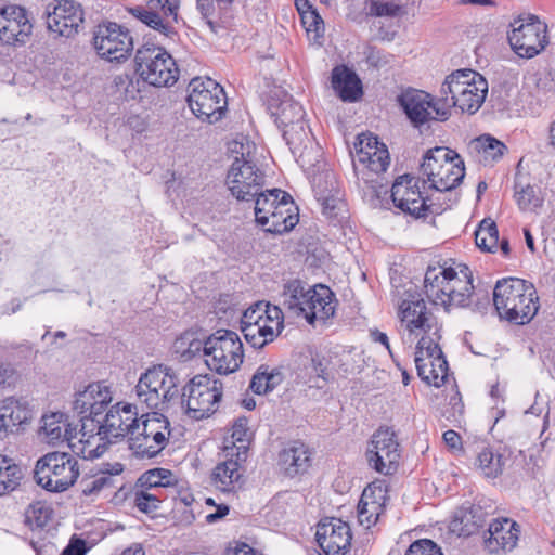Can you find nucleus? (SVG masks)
Instances as JSON below:
<instances>
[{"label":"nucleus","mask_w":555,"mask_h":555,"mask_svg":"<svg viewBox=\"0 0 555 555\" xmlns=\"http://www.w3.org/2000/svg\"><path fill=\"white\" fill-rule=\"evenodd\" d=\"M189 90L186 101L198 119L214 124L224 116L228 100L218 82L211 78H194L189 85Z\"/></svg>","instance_id":"obj_10"},{"label":"nucleus","mask_w":555,"mask_h":555,"mask_svg":"<svg viewBox=\"0 0 555 555\" xmlns=\"http://www.w3.org/2000/svg\"><path fill=\"white\" fill-rule=\"evenodd\" d=\"M354 149L357 152H373L379 149H387V146L384 143H380L376 135L372 133H362L358 135Z\"/></svg>","instance_id":"obj_63"},{"label":"nucleus","mask_w":555,"mask_h":555,"mask_svg":"<svg viewBox=\"0 0 555 555\" xmlns=\"http://www.w3.org/2000/svg\"><path fill=\"white\" fill-rule=\"evenodd\" d=\"M170 435V423L164 414L147 413L131 431L129 449L137 457L153 459L166 448Z\"/></svg>","instance_id":"obj_6"},{"label":"nucleus","mask_w":555,"mask_h":555,"mask_svg":"<svg viewBox=\"0 0 555 555\" xmlns=\"http://www.w3.org/2000/svg\"><path fill=\"white\" fill-rule=\"evenodd\" d=\"M307 309L305 320L313 325L317 320L327 321L333 318L336 311L337 299L333 291L324 285L318 284L313 287L308 286Z\"/></svg>","instance_id":"obj_21"},{"label":"nucleus","mask_w":555,"mask_h":555,"mask_svg":"<svg viewBox=\"0 0 555 555\" xmlns=\"http://www.w3.org/2000/svg\"><path fill=\"white\" fill-rule=\"evenodd\" d=\"M487 513L480 505L463 504L454 514L451 526L459 535L469 537L477 532L486 521Z\"/></svg>","instance_id":"obj_31"},{"label":"nucleus","mask_w":555,"mask_h":555,"mask_svg":"<svg viewBox=\"0 0 555 555\" xmlns=\"http://www.w3.org/2000/svg\"><path fill=\"white\" fill-rule=\"evenodd\" d=\"M460 273L462 276L451 267L437 269L429 266L424 278L427 298L434 305L443 306L447 311L450 307H469L474 291L472 272L463 266Z\"/></svg>","instance_id":"obj_2"},{"label":"nucleus","mask_w":555,"mask_h":555,"mask_svg":"<svg viewBox=\"0 0 555 555\" xmlns=\"http://www.w3.org/2000/svg\"><path fill=\"white\" fill-rule=\"evenodd\" d=\"M511 455L512 452L506 447L485 446L477 453L476 464L486 478L495 479L503 474Z\"/></svg>","instance_id":"obj_28"},{"label":"nucleus","mask_w":555,"mask_h":555,"mask_svg":"<svg viewBox=\"0 0 555 555\" xmlns=\"http://www.w3.org/2000/svg\"><path fill=\"white\" fill-rule=\"evenodd\" d=\"M475 242L478 248L487 253H496L499 249V231L495 222L483 219L475 231Z\"/></svg>","instance_id":"obj_42"},{"label":"nucleus","mask_w":555,"mask_h":555,"mask_svg":"<svg viewBox=\"0 0 555 555\" xmlns=\"http://www.w3.org/2000/svg\"><path fill=\"white\" fill-rule=\"evenodd\" d=\"M400 450L395 431L389 427L378 428L366 450L370 467L384 475L393 474L399 465Z\"/></svg>","instance_id":"obj_16"},{"label":"nucleus","mask_w":555,"mask_h":555,"mask_svg":"<svg viewBox=\"0 0 555 555\" xmlns=\"http://www.w3.org/2000/svg\"><path fill=\"white\" fill-rule=\"evenodd\" d=\"M426 181H421L410 175L399 176L391 186L390 197L393 205L405 215L415 219H425L429 215H440L444 208L441 205L429 203L421 191Z\"/></svg>","instance_id":"obj_11"},{"label":"nucleus","mask_w":555,"mask_h":555,"mask_svg":"<svg viewBox=\"0 0 555 555\" xmlns=\"http://www.w3.org/2000/svg\"><path fill=\"white\" fill-rule=\"evenodd\" d=\"M33 412L26 402L14 398H5L0 402V438L17 430L23 424L28 423Z\"/></svg>","instance_id":"obj_25"},{"label":"nucleus","mask_w":555,"mask_h":555,"mask_svg":"<svg viewBox=\"0 0 555 555\" xmlns=\"http://www.w3.org/2000/svg\"><path fill=\"white\" fill-rule=\"evenodd\" d=\"M243 358V343L237 333L221 328L207 337L205 363L210 371L233 373L240 369Z\"/></svg>","instance_id":"obj_9"},{"label":"nucleus","mask_w":555,"mask_h":555,"mask_svg":"<svg viewBox=\"0 0 555 555\" xmlns=\"http://www.w3.org/2000/svg\"><path fill=\"white\" fill-rule=\"evenodd\" d=\"M268 304L269 302L258 301L245 310L241 319V331L243 335L246 334L245 330L262 322V315L266 314Z\"/></svg>","instance_id":"obj_57"},{"label":"nucleus","mask_w":555,"mask_h":555,"mask_svg":"<svg viewBox=\"0 0 555 555\" xmlns=\"http://www.w3.org/2000/svg\"><path fill=\"white\" fill-rule=\"evenodd\" d=\"M91 386H94V391H92L94 397L93 404H95V410L99 411L100 416H102L112 401L111 390L101 382L91 383Z\"/></svg>","instance_id":"obj_60"},{"label":"nucleus","mask_w":555,"mask_h":555,"mask_svg":"<svg viewBox=\"0 0 555 555\" xmlns=\"http://www.w3.org/2000/svg\"><path fill=\"white\" fill-rule=\"evenodd\" d=\"M399 312L401 320L406 322L409 332L413 333L415 330H422L427 333L431 330L426 304L420 295H411V299H403Z\"/></svg>","instance_id":"obj_33"},{"label":"nucleus","mask_w":555,"mask_h":555,"mask_svg":"<svg viewBox=\"0 0 555 555\" xmlns=\"http://www.w3.org/2000/svg\"><path fill=\"white\" fill-rule=\"evenodd\" d=\"M52 509L41 502L30 504L25 512V524L31 529H43L50 521Z\"/></svg>","instance_id":"obj_51"},{"label":"nucleus","mask_w":555,"mask_h":555,"mask_svg":"<svg viewBox=\"0 0 555 555\" xmlns=\"http://www.w3.org/2000/svg\"><path fill=\"white\" fill-rule=\"evenodd\" d=\"M358 162L374 172H385L389 166L390 157L387 149H379L373 152L358 151Z\"/></svg>","instance_id":"obj_47"},{"label":"nucleus","mask_w":555,"mask_h":555,"mask_svg":"<svg viewBox=\"0 0 555 555\" xmlns=\"http://www.w3.org/2000/svg\"><path fill=\"white\" fill-rule=\"evenodd\" d=\"M515 189V198L520 210L533 211L543 205L540 188L531 184L525 186L516 184Z\"/></svg>","instance_id":"obj_46"},{"label":"nucleus","mask_w":555,"mask_h":555,"mask_svg":"<svg viewBox=\"0 0 555 555\" xmlns=\"http://www.w3.org/2000/svg\"><path fill=\"white\" fill-rule=\"evenodd\" d=\"M397 102L414 128H421L430 120H436L438 98L430 93L406 88L397 96Z\"/></svg>","instance_id":"obj_17"},{"label":"nucleus","mask_w":555,"mask_h":555,"mask_svg":"<svg viewBox=\"0 0 555 555\" xmlns=\"http://www.w3.org/2000/svg\"><path fill=\"white\" fill-rule=\"evenodd\" d=\"M94 386L89 384L83 391L77 393L73 409L79 416L80 423H87L89 420L98 421L100 418L99 411L95 410V404H93L94 397L93 392Z\"/></svg>","instance_id":"obj_43"},{"label":"nucleus","mask_w":555,"mask_h":555,"mask_svg":"<svg viewBox=\"0 0 555 555\" xmlns=\"http://www.w3.org/2000/svg\"><path fill=\"white\" fill-rule=\"evenodd\" d=\"M268 111L274 118L279 129L289 127V125L305 120V111L302 106L288 95H285L283 99L271 96L268 101Z\"/></svg>","instance_id":"obj_30"},{"label":"nucleus","mask_w":555,"mask_h":555,"mask_svg":"<svg viewBox=\"0 0 555 555\" xmlns=\"http://www.w3.org/2000/svg\"><path fill=\"white\" fill-rule=\"evenodd\" d=\"M179 377L165 364L153 365L140 375L134 392L138 401L151 410H164L179 395Z\"/></svg>","instance_id":"obj_3"},{"label":"nucleus","mask_w":555,"mask_h":555,"mask_svg":"<svg viewBox=\"0 0 555 555\" xmlns=\"http://www.w3.org/2000/svg\"><path fill=\"white\" fill-rule=\"evenodd\" d=\"M134 65L139 77L153 87H169L179 78L176 61L162 47L143 44L135 52Z\"/></svg>","instance_id":"obj_8"},{"label":"nucleus","mask_w":555,"mask_h":555,"mask_svg":"<svg viewBox=\"0 0 555 555\" xmlns=\"http://www.w3.org/2000/svg\"><path fill=\"white\" fill-rule=\"evenodd\" d=\"M76 429L67 428L65 430V440L68 442V447L72 452L83 460H94L100 457L107 449L108 442L102 438L95 430L93 433L83 428V423L80 425L79 435L80 438L74 441L76 438Z\"/></svg>","instance_id":"obj_22"},{"label":"nucleus","mask_w":555,"mask_h":555,"mask_svg":"<svg viewBox=\"0 0 555 555\" xmlns=\"http://www.w3.org/2000/svg\"><path fill=\"white\" fill-rule=\"evenodd\" d=\"M511 26L508 42L519 57L532 59L548 44L547 25L537 15L519 16Z\"/></svg>","instance_id":"obj_12"},{"label":"nucleus","mask_w":555,"mask_h":555,"mask_svg":"<svg viewBox=\"0 0 555 555\" xmlns=\"http://www.w3.org/2000/svg\"><path fill=\"white\" fill-rule=\"evenodd\" d=\"M450 404L452 405L451 409H447L443 416H446L451 424L456 426V424L461 422V417L464 413V404L459 391L450 398Z\"/></svg>","instance_id":"obj_64"},{"label":"nucleus","mask_w":555,"mask_h":555,"mask_svg":"<svg viewBox=\"0 0 555 555\" xmlns=\"http://www.w3.org/2000/svg\"><path fill=\"white\" fill-rule=\"evenodd\" d=\"M92 46L101 59L111 63L127 61L134 48L130 30L115 22H103L94 28Z\"/></svg>","instance_id":"obj_13"},{"label":"nucleus","mask_w":555,"mask_h":555,"mask_svg":"<svg viewBox=\"0 0 555 555\" xmlns=\"http://www.w3.org/2000/svg\"><path fill=\"white\" fill-rule=\"evenodd\" d=\"M332 88L346 102H356L362 95V82L357 74L346 66H336L332 70Z\"/></svg>","instance_id":"obj_32"},{"label":"nucleus","mask_w":555,"mask_h":555,"mask_svg":"<svg viewBox=\"0 0 555 555\" xmlns=\"http://www.w3.org/2000/svg\"><path fill=\"white\" fill-rule=\"evenodd\" d=\"M467 75L470 76V83H466L463 94L460 99L456 98V101H452L451 104H455L454 107L460 108L463 113L473 114L479 109L486 99L488 82L475 70H467Z\"/></svg>","instance_id":"obj_29"},{"label":"nucleus","mask_w":555,"mask_h":555,"mask_svg":"<svg viewBox=\"0 0 555 555\" xmlns=\"http://www.w3.org/2000/svg\"><path fill=\"white\" fill-rule=\"evenodd\" d=\"M179 8L180 0H149L146 8L138 5L131 8L129 12L146 25L153 10H162L166 17H172L173 22H178Z\"/></svg>","instance_id":"obj_39"},{"label":"nucleus","mask_w":555,"mask_h":555,"mask_svg":"<svg viewBox=\"0 0 555 555\" xmlns=\"http://www.w3.org/2000/svg\"><path fill=\"white\" fill-rule=\"evenodd\" d=\"M246 460H238V456H228L219 463L211 473V483L223 492L235 491L243 485L242 473L240 472L242 463Z\"/></svg>","instance_id":"obj_27"},{"label":"nucleus","mask_w":555,"mask_h":555,"mask_svg":"<svg viewBox=\"0 0 555 555\" xmlns=\"http://www.w3.org/2000/svg\"><path fill=\"white\" fill-rule=\"evenodd\" d=\"M63 417V413H52L42 417L40 430L46 435L50 442L59 441L61 438L65 439V430L70 428V426L68 425L64 428V424H62Z\"/></svg>","instance_id":"obj_52"},{"label":"nucleus","mask_w":555,"mask_h":555,"mask_svg":"<svg viewBox=\"0 0 555 555\" xmlns=\"http://www.w3.org/2000/svg\"><path fill=\"white\" fill-rule=\"evenodd\" d=\"M421 170L430 182V188L439 192L455 189L465 177L464 160L455 151L446 146L428 150L423 157Z\"/></svg>","instance_id":"obj_4"},{"label":"nucleus","mask_w":555,"mask_h":555,"mask_svg":"<svg viewBox=\"0 0 555 555\" xmlns=\"http://www.w3.org/2000/svg\"><path fill=\"white\" fill-rule=\"evenodd\" d=\"M261 321V323L272 326L273 332L276 333L278 335H280L284 327V318L281 308H279L278 306H273L270 302L268 304L266 314L262 315Z\"/></svg>","instance_id":"obj_62"},{"label":"nucleus","mask_w":555,"mask_h":555,"mask_svg":"<svg viewBox=\"0 0 555 555\" xmlns=\"http://www.w3.org/2000/svg\"><path fill=\"white\" fill-rule=\"evenodd\" d=\"M47 10V25L49 30L59 36L70 38L78 34L83 23V10L79 2L74 0H55L53 10Z\"/></svg>","instance_id":"obj_18"},{"label":"nucleus","mask_w":555,"mask_h":555,"mask_svg":"<svg viewBox=\"0 0 555 555\" xmlns=\"http://www.w3.org/2000/svg\"><path fill=\"white\" fill-rule=\"evenodd\" d=\"M299 222V208L289 193H284L278 209L272 210L269 224L263 227L266 233L282 235L291 232Z\"/></svg>","instance_id":"obj_24"},{"label":"nucleus","mask_w":555,"mask_h":555,"mask_svg":"<svg viewBox=\"0 0 555 555\" xmlns=\"http://www.w3.org/2000/svg\"><path fill=\"white\" fill-rule=\"evenodd\" d=\"M279 465L288 477L305 474L311 466V452L301 441H292L279 453Z\"/></svg>","instance_id":"obj_26"},{"label":"nucleus","mask_w":555,"mask_h":555,"mask_svg":"<svg viewBox=\"0 0 555 555\" xmlns=\"http://www.w3.org/2000/svg\"><path fill=\"white\" fill-rule=\"evenodd\" d=\"M360 500L363 501V505H366L367 502L373 501L376 505L379 504V507L385 509L389 500L387 481L377 479L371 482L363 490Z\"/></svg>","instance_id":"obj_53"},{"label":"nucleus","mask_w":555,"mask_h":555,"mask_svg":"<svg viewBox=\"0 0 555 555\" xmlns=\"http://www.w3.org/2000/svg\"><path fill=\"white\" fill-rule=\"evenodd\" d=\"M468 69H459L448 75L441 86L440 96H438L437 116L438 121H446L451 115V108L455 104L456 98L463 94L466 89V83H470V76L467 75Z\"/></svg>","instance_id":"obj_23"},{"label":"nucleus","mask_w":555,"mask_h":555,"mask_svg":"<svg viewBox=\"0 0 555 555\" xmlns=\"http://www.w3.org/2000/svg\"><path fill=\"white\" fill-rule=\"evenodd\" d=\"M113 474H102L95 476L91 480H82L81 482V494L85 496H98L106 489L116 488L114 485Z\"/></svg>","instance_id":"obj_54"},{"label":"nucleus","mask_w":555,"mask_h":555,"mask_svg":"<svg viewBox=\"0 0 555 555\" xmlns=\"http://www.w3.org/2000/svg\"><path fill=\"white\" fill-rule=\"evenodd\" d=\"M207 339L201 340L192 338L191 335H183L176 341V351L180 354L183 361H190L203 352L206 358Z\"/></svg>","instance_id":"obj_50"},{"label":"nucleus","mask_w":555,"mask_h":555,"mask_svg":"<svg viewBox=\"0 0 555 555\" xmlns=\"http://www.w3.org/2000/svg\"><path fill=\"white\" fill-rule=\"evenodd\" d=\"M520 533L521 527L517 521L508 517L492 519L483 540L485 548L491 554L511 552L516 547Z\"/></svg>","instance_id":"obj_20"},{"label":"nucleus","mask_w":555,"mask_h":555,"mask_svg":"<svg viewBox=\"0 0 555 555\" xmlns=\"http://www.w3.org/2000/svg\"><path fill=\"white\" fill-rule=\"evenodd\" d=\"M29 20L0 21V41L7 44L24 43L31 34Z\"/></svg>","instance_id":"obj_41"},{"label":"nucleus","mask_w":555,"mask_h":555,"mask_svg":"<svg viewBox=\"0 0 555 555\" xmlns=\"http://www.w3.org/2000/svg\"><path fill=\"white\" fill-rule=\"evenodd\" d=\"M282 131V137L289 150L293 154H295L300 146L308 140L310 129L306 122L299 121L298 124L289 125V127H285L280 129Z\"/></svg>","instance_id":"obj_48"},{"label":"nucleus","mask_w":555,"mask_h":555,"mask_svg":"<svg viewBox=\"0 0 555 555\" xmlns=\"http://www.w3.org/2000/svg\"><path fill=\"white\" fill-rule=\"evenodd\" d=\"M430 375L427 374V363L423 361L424 375L420 377L424 383L429 386L440 387L448 377V364L446 367H439L436 361H430Z\"/></svg>","instance_id":"obj_58"},{"label":"nucleus","mask_w":555,"mask_h":555,"mask_svg":"<svg viewBox=\"0 0 555 555\" xmlns=\"http://www.w3.org/2000/svg\"><path fill=\"white\" fill-rule=\"evenodd\" d=\"M401 13V7L391 1L372 0L369 5V14L372 16L395 17Z\"/></svg>","instance_id":"obj_59"},{"label":"nucleus","mask_w":555,"mask_h":555,"mask_svg":"<svg viewBox=\"0 0 555 555\" xmlns=\"http://www.w3.org/2000/svg\"><path fill=\"white\" fill-rule=\"evenodd\" d=\"M222 393V382L207 374H199L183 386L181 405L189 417L199 421L217 411Z\"/></svg>","instance_id":"obj_7"},{"label":"nucleus","mask_w":555,"mask_h":555,"mask_svg":"<svg viewBox=\"0 0 555 555\" xmlns=\"http://www.w3.org/2000/svg\"><path fill=\"white\" fill-rule=\"evenodd\" d=\"M300 18L307 33H313V39L315 41L324 36V22L315 9L301 12Z\"/></svg>","instance_id":"obj_56"},{"label":"nucleus","mask_w":555,"mask_h":555,"mask_svg":"<svg viewBox=\"0 0 555 555\" xmlns=\"http://www.w3.org/2000/svg\"><path fill=\"white\" fill-rule=\"evenodd\" d=\"M23 478L22 467L13 459L0 454V496L15 491Z\"/></svg>","instance_id":"obj_38"},{"label":"nucleus","mask_w":555,"mask_h":555,"mask_svg":"<svg viewBox=\"0 0 555 555\" xmlns=\"http://www.w3.org/2000/svg\"><path fill=\"white\" fill-rule=\"evenodd\" d=\"M315 540L326 555H345L352 533L349 525L339 518H324L317 526Z\"/></svg>","instance_id":"obj_19"},{"label":"nucleus","mask_w":555,"mask_h":555,"mask_svg":"<svg viewBox=\"0 0 555 555\" xmlns=\"http://www.w3.org/2000/svg\"><path fill=\"white\" fill-rule=\"evenodd\" d=\"M244 335L245 340L255 349H262L272 343L279 335L273 332L272 326L258 323L253 327H248Z\"/></svg>","instance_id":"obj_49"},{"label":"nucleus","mask_w":555,"mask_h":555,"mask_svg":"<svg viewBox=\"0 0 555 555\" xmlns=\"http://www.w3.org/2000/svg\"><path fill=\"white\" fill-rule=\"evenodd\" d=\"M138 420L135 405L119 402L111 406L98 421H87L83 428L91 433L95 430L108 442H117L126 437H128V440L130 439Z\"/></svg>","instance_id":"obj_14"},{"label":"nucleus","mask_w":555,"mask_h":555,"mask_svg":"<svg viewBox=\"0 0 555 555\" xmlns=\"http://www.w3.org/2000/svg\"><path fill=\"white\" fill-rule=\"evenodd\" d=\"M165 500L162 492L137 488L133 493V504L143 514L155 517L160 503Z\"/></svg>","instance_id":"obj_45"},{"label":"nucleus","mask_w":555,"mask_h":555,"mask_svg":"<svg viewBox=\"0 0 555 555\" xmlns=\"http://www.w3.org/2000/svg\"><path fill=\"white\" fill-rule=\"evenodd\" d=\"M384 512L385 509L379 507V504L376 505L373 501L367 502L366 505H363L362 500L358 503L359 522L366 528L374 526Z\"/></svg>","instance_id":"obj_55"},{"label":"nucleus","mask_w":555,"mask_h":555,"mask_svg":"<svg viewBox=\"0 0 555 555\" xmlns=\"http://www.w3.org/2000/svg\"><path fill=\"white\" fill-rule=\"evenodd\" d=\"M493 306L501 320L524 325L538 313L539 297L531 282L519 278H504L494 286Z\"/></svg>","instance_id":"obj_1"},{"label":"nucleus","mask_w":555,"mask_h":555,"mask_svg":"<svg viewBox=\"0 0 555 555\" xmlns=\"http://www.w3.org/2000/svg\"><path fill=\"white\" fill-rule=\"evenodd\" d=\"M175 474L167 468H153L143 473L138 481L137 488L162 492V489L176 486Z\"/></svg>","instance_id":"obj_40"},{"label":"nucleus","mask_w":555,"mask_h":555,"mask_svg":"<svg viewBox=\"0 0 555 555\" xmlns=\"http://www.w3.org/2000/svg\"><path fill=\"white\" fill-rule=\"evenodd\" d=\"M248 423L249 421L245 416L234 421L231 434L232 446L224 447L227 456H238V460H247L249 443L253 437Z\"/></svg>","instance_id":"obj_36"},{"label":"nucleus","mask_w":555,"mask_h":555,"mask_svg":"<svg viewBox=\"0 0 555 555\" xmlns=\"http://www.w3.org/2000/svg\"><path fill=\"white\" fill-rule=\"evenodd\" d=\"M308 296V287L299 279H294L284 284L283 305L285 309L296 317L305 318Z\"/></svg>","instance_id":"obj_35"},{"label":"nucleus","mask_w":555,"mask_h":555,"mask_svg":"<svg viewBox=\"0 0 555 555\" xmlns=\"http://www.w3.org/2000/svg\"><path fill=\"white\" fill-rule=\"evenodd\" d=\"M475 149L482 153L483 160L486 163H495L500 160L507 146L496 138L490 134H482L475 140Z\"/></svg>","instance_id":"obj_44"},{"label":"nucleus","mask_w":555,"mask_h":555,"mask_svg":"<svg viewBox=\"0 0 555 555\" xmlns=\"http://www.w3.org/2000/svg\"><path fill=\"white\" fill-rule=\"evenodd\" d=\"M405 555H443L440 547L429 539L414 541L408 548Z\"/></svg>","instance_id":"obj_61"},{"label":"nucleus","mask_w":555,"mask_h":555,"mask_svg":"<svg viewBox=\"0 0 555 555\" xmlns=\"http://www.w3.org/2000/svg\"><path fill=\"white\" fill-rule=\"evenodd\" d=\"M264 175L249 158V152L241 153L232 163L225 183L231 194L238 201L249 202L262 189Z\"/></svg>","instance_id":"obj_15"},{"label":"nucleus","mask_w":555,"mask_h":555,"mask_svg":"<svg viewBox=\"0 0 555 555\" xmlns=\"http://www.w3.org/2000/svg\"><path fill=\"white\" fill-rule=\"evenodd\" d=\"M78 477V461L66 452L47 453L37 461L34 469L37 485L53 493L68 490Z\"/></svg>","instance_id":"obj_5"},{"label":"nucleus","mask_w":555,"mask_h":555,"mask_svg":"<svg viewBox=\"0 0 555 555\" xmlns=\"http://www.w3.org/2000/svg\"><path fill=\"white\" fill-rule=\"evenodd\" d=\"M283 370V366L260 364L250 379L249 388L259 396L272 392L284 380Z\"/></svg>","instance_id":"obj_34"},{"label":"nucleus","mask_w":555,"mask_h":555,"mask_svg":"<svg viewBox=\"0 0 555 555\" xmlns=\"http://www.w3.org/2000/svg\"><path fill=\"white\" fill-rule=\"evenodd\" d=\"M286 191L281 189H272L262 191V189L258 192L254 197L255 202V220L257 224L267 227L269 224V218L272 215V210L278 209V206L281 203V197Z\"/></svg>","instance_id":"obj_37"}]
</instances>
